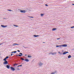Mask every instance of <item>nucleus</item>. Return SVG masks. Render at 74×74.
<instances>
[{"label": "nucleus", "instance_id": "nucleus-1", "mask_svg": "<svg viewBox=\"0 0 74 74\" xmlns=\"http://www.w3.org/2000/svg\"><path fill=\"white\" fill-rule=\"evenodd\" d=\"M67 46V45L66 44L61 45V47H66Z\"/></svg>", "mask_w": 74, "mask_h": 74}, {"label": "nucleus", "instance_id": "nucleus-2", "mask_svg": "<svg viewBox=\"0 0 74 74\" xmlns=\"http://www.w3.org/2000/svg\"><path fill=\"white\" fill-rule=\"evenodd\" d=\"M10 69L12 70V71H14L15 70V69H14L13 67H10Z\"/></svg>", "mask_w": 74, "mask_h": 74}, {"label": "nucleus", "instance_id": "nucleus-3", "mask_svg": "<svg viewBox=\"0 0 74 74\" xmlns=\"http://www.w3.org/2000/svg\"><path fill=\"white\" fill-rule=\"evenodd\" d=\"M3 64H8V62H7V61H5L3 62Z\"/></svg>", "mask_w": 74, "mask_h": 74}, {"label": "nucleus", "instance_id": "nucleus-4", "mask_svg": "<svg viewBox=\"0 0 74 74\" xmlns=\"http://www.w3.org/2000/svg\"><path fill=\"white\" fill-rule=\"evenodd\" d=\"M67 53H69L68 51H65L63 53V55H65V54H66Z\"/></svg>", "mask_w": 74, "mask_h": 74}, {"label": "nucleus", "instance_id": "nucleus-5", "mask_svg": "<svg viewBox=\"0 0 74 74\" xmlns=\"http://www.w3.org/2000/svg\"><path fill=\"white\" fill-rule=\"evenodd\" d=\"M20 12H21L22 13H25V12H26V11H25V10H21L20 11Z\"/></svg>", "mask_w": 74, "mask_h": 74}, {"label": "nucleus", "instance_id": "nucleus-6", "mask_svg": "<svg viewBox=\"0 0 74 74\" xmlns=\"http://www.w3.org/2000/svg\"><path fill=\"white\" fill-rule=\"evenodd\" d=\"M1 26L2 27H6L7 26L6 25V26H4L3 25H1Z\"/></svg>", "mask_w": 74, "mask_h": 74}, {"label": "nucleus", "instance_id": "nucleus-7", "mask_svg": "<svg viewBox=\"0 0 74 74\" xmlns=\"http://www.w3.org/2000/svg\"><path fill=\"white\" fill-rule=\"evenodd\" d=\"M57 29L56 28H53V29H52V31H55V30H56Z\"/></svg>", "mask_w": 74, "mask_h": 74}, {"label": "nucleus", "instance_id": "nucleus-8", "mask_svg": "<svg viewBox=\"0 0 74 74\" xmlns=\"http://www.w3.org/2000/svg\"><path fill=\"white\" fill-rule=\"evenodd\" d=\"M34 37H38L39 36V35H34Z\"/></svg>", "mask_w": 74, "mask_h": 74}, {"label": "nucleus", "instance_id": "nucleus-9", "mask_svg": "<svg viewBox=\"0 0 74 74\" xmlns=\"http://www.w3.org/2000/svg\"><path fill=\"white\" fill-rule=\"evenodd\" d=\"M6 67L8 68V69H10V66L8 65H7L6 66Z\"/></svg>", "mask_w": 74, "mask_h": 74}, {"label": "nucleus", "instance_id": "nucleus-10", "mask_svg": "<svg viewBox=\"0 0 74 74\" xmlns=\"http://www.w3.org/2000/svg\"><path fill=\"white\" fill-rule=\"evenodd\" d=\"M25 61L26 62H29V60L27 59H26L25 60Z\"/></svg>", "mask_w": 74, "mask_h": 74}, {"label": "nucleus", "instance_id": "nucleus-11", "mask_svg": "<svg viewBox=\"0 0 74 74\" xmlns=\"http://www.w3.org/2000/svg\"><path fill=\"white\" fill-rule=\"evenodd\" d=\"M16 56H22L20 55H16Z\"/></svg>", "mask_w": 74, "mask_h": 74}, {"label": "nucleus", "instance_id": "nucleus-12", "mask_svg": "<svg viewBox=\"0 0 74 74\" xmlns=\"http://www.w3.org/2000/svg\"><path fill=\"white\" fill-rule=\"evenodd\" d=\"M71 56L70 55H69L68 56V58H69V59L70 58H71Z\"/></svg>", "mask_w": 74, "mask_h": 74}, {"label": "nucleus", "instance_id": "nucleus-13", "mask_svg": "<svg viewBox=\"0 0 74 74\" xmlns=\"http://www.w3.org/2000/svg\"><path fill=\"white\" fill-rule=\"evenodd\" d=\"M16 53V51H12L11 52L12 53Z\"/></svg>", "mask_w": 74, "mask_h": 74}, {"label": "nucleus", "instance_id": "nucleus-14", "mask_svg": "<svg viewBox=\"0 0 74 74\" xmlns=\"http://www.w3.org/2000/svg\"><path fill=\"white\" fill-rule=\"evenodd\" d=\"M41 65H42V63H40V64H39V66H41Z\"/></svg>", "mask_w": 74, "mask_h": 74}, {"label": "nucleus", "instance_id": "nucleus-15", "mask_svg": "<svg viewBox=\"0 0 74 74\" xmlns=\"http://www.w3.org/2000/svg\"><path fill=\"white\" fill-rule=\"evenodd\" d=\"M6 59H7L5 58V59H3V60H4V61H7V60H6Z\"/></svg>", "mask_w": 74, "mask_h": 74}, {"label": "nucleus", "instance_id": "nucleus-16", "mask_svg": "<svg viewBox=\"0 0 74 74\" xmlns=\"http://www.w3.org/2000/svg\"><path fill=\"white\" fill-rule=\"evenodd\" d=\"M62 47V46L61 45H59V46H56V47Z\"/></svg>", "mask_w": 74, "mask_h": 74}, {"label": "nucleus", "instance_id": "nucleus-17", "mask_svg": "<svg viewBox=\"0 0 74 74\" xmlns=\"http://www.w3.org/2000/svg\"><path fill=\"white\" fill-rule=\"evenodd\" d=\"M44 15V14H41V16H43Z\"/></svg>", "mask_w": 74, "mask_h": 74}, {"label": "nucleus", "instance_id": "nucleus-18", "mask_svg": "<svg viewBox=\"0 0 74 74\" xmlns=\"http://www.w3.org/2000/svg\"><path fill=\"white\" fill-rule=\"evenodd\" d=\"M8 58H9V57L7 56L5 58L7 59H8Z\"/></svg>", "mask_w": 74, "mask_h": 74}, {"label": "nucleus", "instance_id": "nucleus-19", "mask_svg": "<svg viewBox=\"0 0 74 74\" xmlns=\"http://www.w3.org/2000/svg\"><path fill=\"white\" fill-rule=\"evenodd\" d=\"M22 66V65H19V66H17V67H19V66Z\"/></svg>", "mask_w": 74, "mask_h": 74}, {"label": "nucleus", "instance_id": "nucleus-20", "mask_svg": "<svg viewBox=\"0 0 74 74\" xmlns=\"http://www.w3.org/2000/svg\"><path fill=\"white\" fill-rule=\"evenodd\" d=\"M74 28V26H73L71 27V29H73V28Z\"/></svg>", "mask_w": 74, "mask_h": 74}, {"label": "nucleus", "instance_id": "nucleus-21", "mask_svg": "<svg viewBox=\"0 0 74 74\" xmlns=\"http://www.w3.org/2000/svg\"><path fill=\"white\" fill-rule=\"evenodd\" d=\"M19 54H20L21 55H22V56L23 54H22V53H19Z\"/></svg>", "mask_w": 74, "mask_h": 74}, {"label": "nucleus", "instance_id": "nucleus-22", "mask_svg": "<svg viewBox=\"0 0 74 74\" xmlns=\"http://www.w3.org/2000/svg\"><path fill=\"white\" fill-rule=\"evenodd\" d=\"M21 60H24V59L23 58H21Z\"/></svg>", "mask_w": 74, "mask_h": 74}, {"label": "nucleus", "instance_id": "nucleus-23", "mask_svg": "<svg viewBox=\"0 0 74 74\" xmlns=\"http://www.w3.org/2000/svg\"><path fill=\"white\" fill-rule=\"evenodd\" d=\"M14 26H15L16 27H18V26L17 25H14Z\"/></svg>", "mask_w": 74, "mask_h": 74}, {"label": "nucleus", "instance_id": "nucleus-24", "mask_svg": "<svg viewBox=\"0 0 74 74\" xmlns=\"http://www.w3.org/2000/svg\"><path fill=\"white\" fill-rule=\"evenodd\" d=\"M8 11H12V10H8Z\"/></svg>", "mask_w": 74, "mask_h": 74}, {"label": "nucleus", "instance_id": "nucleus-25", "mask_svg": "<svg viewBox=\"0 0 74 74\" xmlns=\"http://www.w3.org/2000/svg\"><path fill=\"white\" fill-rule=\"evenodd\" d=\"M31 57H32V56H28V58H31Z\"/></svg>", "mask_w": 74, "mask_h": 74}, {"label": "nucleus", "instance_id": "nucleus-26", "mask_svg": "<svg viewBox=\"0 0 74 74\" xmlns=\"http://www.w3.org/2000/svg\"><path fill=\"white\" fill-rule=\"evenodd\" d=\"M55 73H51V74H54Z\"/></svg>", "mask_w": 74, "mask_h": 74}, {"label": "nucleus", "instance_id": "nucleus-27", "mask_svg": "<svg viewBox=\"0 0 74 74\" xmlns=\"http://www.w3.org/2000/svg\"><path fill=\"white\" fill-rule=\"evenodd\" d=\"M30 17V18H33V17Z\"/></svg>", "mask_w": 74, "mask_h": 74}, {"label": "nucleus", "instance_id": "nucleus-28", "mask_svg": "<svg viewBox=\"0 0 74 74\" xmlns=\"http://www.w3.org/2000/svg\"><path fill=\"white\" fill-rule=\"evenodd\" d=\"M17 51H18V52H20V51H19V50H17Z\"/></svg>", "mask_w": 74, "mask_h": 74}, {"label": "nucleus", "instance_id": "nucleus-29", "mask_svg": "<svg viewBox=\"0 0 74 74\" xmlns=\"http://www.w3.org/2000/svg\"><path fill=\"white\" fill-rule=\"evenodd\" d=\"M14 44L15 45H18V44Z\"/></svg>", "mask_w": 74, "mask_h": 74}, {"label": "nucleus", "instance_id": "nucleus-30", "mask_svg": "<svg viewBox=\"0 0 74 74\" xmlns=\"http://www.w3.org/2000/svg\"><path fill=\"white\" fill-rule=\"evenodd\" d=\"M58 53L60 54V51H59Z\"/></svg>", "mask_w": 74, "mask_h": 74}, {"label": "nucleus", "instance_id": "nucleus-31", "mask_svg": "<svg viewBox=\"0 0 74 74\" xmlns=\"http://www.w3.org/2000/svg\"><path fill=\"white\" fill-rule=\"evenodd\" d=\"M13 55V54H11V56H12Z\"/></svg>", "mask_w": 74, "mask_h": 74}, {"label": "nucleus", "instance_id": "nucleus-32", "mask_svg": "<svg viewBox=\"0 0 74 74\" xmlns=\"http://www.w3.org/2000/svg\"><path fill=\"white\" fill-rule=\"evenodd\" d=\"M46 5V6H48V5Z\"/></svg>", "mask_w": 74, "mask_h": 74}, {"label": "nucleus", "instance_id": "nucleus-33", "mask_svg": "<svg viewBox=\"0 0 74 74\" xmlns=\"http://www.w3.org/2000/svg\"><path fill=\"white\" fill-rule=\"evenodd\" d=\"M52 55H54V53H52Z\"/></svg>", "mask_w": 74, "mask_h": 74}, {"label": "nucleus", "instance_id": "nucleus-34", "mask_svg": "<svg viewBox=\"0 0 74 74\" xmlns=\"http://www.w3.org/2000/svg\"><path fill=\"white\" fill-rule=\"evenodd\" d=\"M59 39H60V38H57V40H59Z\"/></svg>", "mask_w": 74, "mask_h": 74}, {"label": "nucleus", "instance_id": "nucleus-35", "mask_svg": "<svg viewBox=\"0 0 74 74\" xmlns=\"http://www.w3.org/2000/svg\"><path fill=\"white\" fill-rule=\"evenodd\" d=\"M0 44H1V45H2V44H3V43H1Z\"/></svg>", "mask_w": 74, "mask_h": 74}, {"label": "nucleus", "instance_id": "nucleus-36", "mask_svg": "<svg viewBox=\"0 0 74 74\" xmlns=\"http://www.w3.org/2000/svg\"><path fill=\"white\" fill-rule=\"evenodd\" d=\"M28 56H30V55H28Z\"/></svg>", "mask_w": 74, "mask_h": 74}, {"label": "nucleus", "instance_id": "nucleus-37", "mask_svg": "<svg viewBox=\"0 0 74 74\" xmlns=\"http://www.w3.org/2000/svg\"><path fill=\"white\" fill-rule=\"evenodd\" d=\"M72 5H74V4H72Z\"/></svg>", "mask_w": 74, "mask_h": 74}, {"label": "nucleus", "instance_id": "nucleus-38", "mask_svg": "<svg viewBox=\"0 0 74 74\" xmlns=\"http://www.w3.org/2000/svg\"><path fill=\"white\" fill-rule=\"evenodd\" d=\"M55 53V54H56V53Z\"/></svg>", "mask_w": 74, "mask_h": 74}, {"label": "nucleus", "instance_id": "nucleus-39", "mask_svg": "<svg viewBox=\"0 0 74 74\" xmlns=\"http://www.w3.org/2000/svg\"><path fill=\"white\" fill-rule=\"evenodd\" d=\"M43 43H45V42H43Z\"/></svg>", "mask_w": 74, "mask_h": 74}, {"label": "nucleus", "instance_id": "nucleus-40", "mask_svg": "<svg viewBox=\"0 0 74 74\" xmlns=\"http://www.w3.org/2000/svg\"><path fill=\"white\" fill-rule=\"evenodd\" d=\"M16 65V64H15L14 65V66H15V65Z\"/></svg>", "mask_w": 74, "mask_h": 74}, {"label": "nucleus", "instance_id": "nucleus-41", "mask_svg": "<svg viewBox=\"0 0 74 74\" xmlns=\"http://www.w3.org/2000/svg\"><path fill=\"white\" fill-rule=\"evenodd\" d=\"M1 45V44H0V45Z\"/></svg>", "mask_w": 74, "mask_h": 74}]
</instances>
